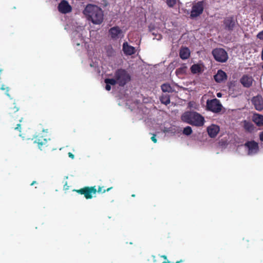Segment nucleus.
<instances>
[{
	"label": "nucleus",
	"mask_w": 263,
	"mask_h": 263,
	"mask_svg": "<svg viewBox=\"0 0 263 263\" xmlns=\"http://www.w3.org/2000/svg\"><path fill=\"white\" fill-rule=\"evenodd\" d=\"M87 19L93 24L100 25L104 20V14L101 8L95 5L88 4L83 10Z\"/></svg>",
	"instance_id": "1"
},
{
	"label": "nucleus",
	"mask_w": 263,
	"mask_h": 263,
	"mask_svg": "<svg viewBox=\"0 0 263 263\" xmlns=\"http://www.w3.org/2000/svg\"><path fill=\"white\" fill-rule=\"evenodd\" d=\"M7 111L9 116L11 128L20 132L23 117L22 113L19 111V108L15 102L9 107Z\"/></svg>",
	"instance_id": "2"
},
{
	"label": "nucleus",
	"mask_w": 263,
	"mask_h": 263,
	"mask_svg": "<svg viewBox=\"0 0 263 263\" xmlns=\"http://www.w3.org/2000/svg\"><path fill=\"white\" fill-rule=\"evenodd\" d=\"M182 120L189 124L197 127L202 126L205 120L204 117L196 111H186L181 116Z\"/></svg>",
	"instance_id": "3"
},
{
	"label": "nucleus",
	"mask_w": 263,
	"mask_h": 263,
	"mask_svg": "<svg viewBox=\"0 0 263 263\" xmlns=\"http://www.w3.org/2000/svg\"><path fill=\"white\" fill-rule=\"evenodd\" d=\"M114 77L117 79L118 84L122 87L125 85L131 80V77L128 72L122 68L116 71Z\"/></svg>",
	"instance_id": "4"
},
{
	"label": "nucleus",
	"mask_w": 263,
	"mask_h": 263,
	"mask_svg": "<svg viewBox=\"0 0 263 263\" xmlns=\"http://www.w3.org/2000/svg\"><path fill=\"white\" fill-rule=\"evenodd\" d=\"M73 191L84 195L86 199H91L97 193V189L96 186H85L79 190H73Z\"/></svg>",
	"instance_id": "5"
},
{
	"label": "nucleus",
	"mask_w": 263,
	"mask_h": 263,
	"mask_svg": "<svg viewBox=\"0 0 263 263\" xmlns=\"http://www.w3.org/2000/svg\"><path fill=\"white\" fill-rule=\"evenodd\" d=\"M215 60L219 62H226L228 59V53L223 48H215L212 51Z\"/></svg>",
	"instance_id": "6"
},
{
	"label": "nucleus",
	"mask_w": 263,
	"mask_h": 263,
	"mask_svg": "<svg viewBox=\"0 0 263 263\" xmlns=\"http://www.w3.org/2000/svg\"><path fill=\"white\" fill-rule=\"evenodd\" d=\"M207 109L214 113H218L221 111L222 105L219 100L214 99L211 100H208L206 102Z\"/></svg>",
	"instance_id": "7"
},
{
	"label": "nucleus",
	"mask_w": 263,
	"mask_h": 263,
	"mask_svg": "<svg viewBox=\"0 0 263 263\" xmlns=\"http://www.w3.org/2000/svg\"><path fill=\"white\" fill-rule=\"evenodd\" d=\"M204 9V3L203 1H199L195 3L192 7L190 16L191 18H195L201 14Z\"/></svg>",
	"instance_id": "8"
},
{
	"label": "nucleus",
	"mask_w": 263,
	"mask_h": 263,
	"mask_svg": "<svg viewBox=\"0 0 263 263\" xmlns=\"http://www.w3.org/2000/svg\"><path fill=\"white\" fill-rule=\"evenodd\" d=\"M237 21L233 15L226 17L223 20V25L225 29L229 31H232L234 29Z\"/></svg>",
	"instance_id": "9"
},
{
	"label": "nucleus",
	"mask_w": 263,
	"mask_h": 263,
	"mask_svg": "<svg viewBox=\"0 0 263 263\" xmlns=\"http://www.w3.org/2000/svg\"><path fill=\"white\" fill-rule=\"evenodd\" d=\"M245 146L248 149V154L252 155L257 153L259 149L258 144L254 141H247Z\"/></svg>",
	"instance_id": "10"
},
{
	"label": "nucleus",
	"mask_w": 263,
	"mask_h": 263,
	"mask_svg": "<svg viewBox=\"0 0 263 263\" xmlns=\"http://www.w3.org/2000/svg\"><path fill=\"white\" fill-rule=\"evenodd\" d=\"M58 10L63 14L70 12L72 10L71 6L66 0L61 1L58 5Z\"/></svg>",
	"instance_id": "11"
},
{
	"label": "nucleus",
	"mask_w": 263,
	"mask_h": 263,
	"mask_svg": "<svg viewBox=\"0 0 263 263\" xmlns=\"http://www.w3.org/2000/svg\"><path fill=\"white\" fill-rule=\"evenodd\" d=\"M109 33L113 40H116L123 36V31L118 26H115L109 30Z\"/></svg>",
	"instance_id": "12"
},
{
	"label": "nucleus",
	"mask_w": 263,
	"mask_h": 263,
	"mask_svg": "<svg viewBox=\"0 0 263 263\" xmlns=\"http://www.w3.org/2000/svg\"><path fill=\"white\" fill-rule=\"evenodd\" d=\"M251 101L256 110L261 111L263 109V98L261 96L253 97Z\"/></svg>",
	"instance_id": "13"
},
{
	"label": "nucleus",
	"mask_w": 263,
	"mask_h": 263,
	"mask_svg": "<svg viewBox=\"0 0 263 263\" xmlns=\"http://www.w3.org/2000/svg\"><path fill=\"white\" fill-rule=\"evenodd\" d=\"M219 126L215 124H212L207 127L208 135L211 138H215L219 132Z\"/></svg>",
	"instance_id": "14"
},
{
	"label": "nucleus",
	"mask_w": 263,
	"mask_h": 263,
	"mask_svg": "<svg viewBox=\"0 0 263 263\" xmlns=\"http://www.w3.org/2000/svg\"><path fill=\"white\" fill-rule=\"evenodd\" d=\"M214 79L217 83H221L227 79V75L223 70L220 69L217 71V73L214 75Z\"/></svg>",
	"instance_id": "15"
},
{
	"label": "nucleus",
	"mask_w": 263,
	"mask_h": 263,
	"mask_svg": "<svg viewBox=\"0 0 263 263\" xmlns=\"http://www.w3.org/2000/svg\"><path fill=\"white\" fill-rule=\"evenodd\" d=\"M253 78L248 75H244L240 79V83L241 84L246 88L250 87L253 83Z\"/></svg>",
	"instance_id": "16"
},
{
	"label": "nucleus",
	"mask_w": 263,
	"mask_h": 263,
	"mask_svg": "<svg viewBox=\"0 0 263 263\" xmlns=\"http://www.w3.org/2000/svg\"><path fill=\"white\" fill-rule=\"evenodd\" d=\"M123 51L126 55H131L135 53L136 49L133 46L129 45L127 42L123 44Z\"/></svg>",
	"instance_id": "17"
},
{
	"label": "nucleus",
	"mask_w": 263,
	"mask_h": 263,
	"mask_svg": "<svg viewBox=\"0 0 263 263\" xmlns=\"http://www.w3.org/2000/svg\"><path fill=\"white\" fill-rule=\"evenodd\" d=\"M48 139L45 138L43 136L37 135L35 138L34 143H37L39 148H41L45 145L47 143Z\"/></svg>",
	"instance_id": "18"
},
{
	"label": "nucleus",
	"mask_w": 263,
	"mask_h": 263,
	"mask_svg": "<svg viewBox=\"0 0 263 263\" xmlns=\"http://www.w3.org/2000/svg\"><path fill=\"white\" fill-rule=\"evenodd\" d=\"M179 55L181 59L186 60L190 56V51L187 47L181 48L180 50Z\"/></svg>",
	"instance_id": "19"
},
{
	"label": "nucleus",
	"mask_w": 263,
	"mask_h": 263,
	"mask_svg": "<svg viewBox=\"0 0 263 263\" xmlns=\"http://www.w3.org/2000/svg\"><path fill=\"white\" fill-rule=\"evenodd\" d=\"M253 121L257 125L263 126V116L259 114H255L253 116Z\"/></svg>",
	"instance_id": "20"
},
{
	"label": "nucleus",
	"mask_w": 263,
	"mask_h": 263,
	"mask_svg": "<svg viewBox=\"0 0 263 263\" xmlns=\"http://www.w3.org/2000/svg\"><path fill=\"white\" fill-rule=\"evenodd\" d=\"M161 103L167 105L170 103V96L167 93L162 94L160 98Z\"/></svg>",
	"instance_id": "21"
},
{
	"label": "nucleus",
	"mask_w": 263,
	"mask_h": 263,
	"mask_svg": "<svg viewBox=\"0 0 263 263\" xmlns=\"http://www.w3.org/2000/svg\"><path fill=\"white\" fill-rule=\"evenodd\" d=\"M191 72L193 74L201 73L202 69L201 66L198 64H193L191 67Z\"/></svg>",
	"instance_id": "22"
},
{
	"label": "nucleus",
	"mask_w": 263,
	"mask_h": 263,
	"mask_svg": "<svg viewBox=\"0 0 263 263\" xmlns=\"http://www.w3.org/2000/svg\"><path fill=\"white\" fill-rule=\"evenodd\" d=\"M161 89L164 92H172L173 91L172 87L168 84H163V85H162Z\"/></svg>",
	"instance_id": "23"
},
{
	"label": "nucleus",
	"mask_w": 263,
	"mask_h": 263,
	"mask_svg": "<svg viewBox=\"0 0 263 263\" xmlns=\"http://www.w3.org/2000/svg\"><path fill=\"white\" fill-rule=\"evenodd\" d=\"M187 67L185 66H182L179 68H177L176 70V73L177 75L183 74L186 73Z\"/></svg>",
	"instance_id": "24"
},
{
	"label": "nucleus",
	"mask_w": 263,
	"mask_h": 263,
	"mask_svg": "<svg viewBox=\"0 0 263 263\" xmlns=\"http://www.w3.org/2000/svg\"><path fill=\"white\" fill-rule=\"evenodd\" d=\"M244 127L247 131L250 132H252L254 129L253 125L251 123L249 122L245 121Z\"/></svg>",
	"instance_id": "25"
},
{
	"label": "nucleus",
	"mask_w": 263,
	"mask_h": 263,
	"mask_svg": "<svg viewBox=\"0 0 263 263\" xmlns=\"http://www.w3.org/2000/svg\"><path fill=\"white\" fill-rule=\"evenodd\" d=\"M104 81L106 84H109L111 85L118 84L117 80L115 77L114 79H106Z\"/></svg>",
	"instance_id": "26"
},
{
	"label": "nucleus",
	"mask_w": 263,
	"mask_h": 263,
	"mask_svg": "<svg viewBox=\"0 0 263 263\" xmlns=\"http://www.w3.org/2000/svg\"><path fill=\"white\" fill-rule=\"evenodd\" d=\"M192 129L190 126L185 127L183 130V134L185 135L189 136L192 133Z\"/></svg>",
	"instance_id": "27"
},
{
	"label": "nucleus",
	"mask_w": 263,
	"mask_h": 263,
	"mask_svg": "<svg viewBox=\"0 0 263 263\" xmlns=\"http://www.w3.org/2000/svg\"><path fill=\"white\" fill-rule=\"evenodd\" d=\"M103 188V186H99L98 189L97 190V192H98V193H104L106 191L108 192L110 191L112 188V187H108L106 190L104 189Z\"/></svg>",
	"instance_id": "28"
},
{
	"label": "nucleus",
	"mask_w": 263,
	"mask_h": 263,
	"mask_svg": "<svg viewBox=\"0 0 263 263\" xmlns=\"http://www.w3.org/2000/svg\"><path fill=\"white\" fill-rule=\"evenodd\" d=\"M166 2L169 7H173L176 4V0H166Z\"/></svg>",
	"instance_id": "29"
},
{
	"label": "nucleus",
	"mask_w": 263,
	"mask_h": 263,
	"mask_svg": "<svg viewBox=\"0 0 263 263\" xmlns=\"http://www.w3.org/2000/svg\"><path fill=\"white\" fill-rule=\"evenodd\" d=\"M1 89L2 90H6V94L8 97H10V95L8 93V91L9 90L8 87H6L4 85H3L1 87Z\"/></svg>",
	"instance_id": "30"
},
{
	"label": "nucleus",
	"mask_w": 263,
	"mask_h": 263,
	"mask_svg": "<svg viewBox=\"0 0 263 263\" xmlns=\"http://www.w3.org/2000/svg\"><path fill=\"white\" fill-rule=\"evenodd\" d=\"M257 37L259 39H260V40H263V30L259 32L257 34Z\"/></svg>",
	"instance_id": "31"
},
{
	"label": "nucleus",
	"mask_w": 263,
	"mask_h": 263,
	"mask_svg": "<svg viewBox=\"0 0 263 263\" xmlns=\"http://www.w3.org/2000/svg\"><path fill=\"white\" fill-rule=\"evenodd\" d=\"M161 257L164 258V261L162 263H170V261L167 260V257L165 255L161 256Z\"/></svg>",
	"instance_id": "32"
},
{
	"label": "nucleus",
	"mask_w": 263,
	"mask_h": 263,
	"mask_svg": "<svg viewBox=\"0 0 263 263\" xmlns=\"http://www.w3.org/2000/svg\"><path fill=\"white\" fill-rule=\"evenodd\" d=\"M151 140L154 142H157V139L156 138V135L153 134V136L151 137Z\"/></svg>",
	"instance_id": "33"
},
{
	"label": "nucleus",
	"mask_w": 263,
	"mask_h": 263,
	"mask_svg": "<svg viewBox=\"0 0 263 263\" xmlns=\"http://www.w3.org/2000/svg\"><path fill=\"white\" fill-rule=\"evenodd\" d=\"M114 53V51L112 49H110L107 51V53L109 56H111Z\"/></svg>",
	"instance_id": "34"
},
{
	"label": "nucleus",
	"mask_w": 263,
	"mask_h": 263,
	"mask_svg": "<svg viewBox=\"0 0 263 263\" xmlns=\"http://www.w3.org/2000/svg\"><path fill=\"white\" fill-rule=\"evenodd\" d=\"M105 89L109 91L111 89L110 85L109 84H106Z\"/></svg>",
	"instance_id": "35"
},
{
	"label": "nucleus",
	"mask_w": 263,
	"mask_h": 263,
	"mask_svg": "<svg viewBox=\"0 0 263 263\" xmlns=\"http://www.w3.org/2000/svg\"><path fill=\"white\" fill-rule=\"evenodd\" d=\"M68 156L72 159L74 158V155L70 152L68 153Z\"/></svg>",
	"instance_id": "36"
},
{
	"label": "nucleus",
	"mask_w": 263,
	"mask_h": 263,
	"mask_svg": "<svg viewBox=\"0 0 263 263\" xmlns=\"http://www.w3.org/2000/svg\"><path fill=\"white\" fill-rule=\"evenodd\" d=\"M259 138L260 140L263 142V131L260 133Z\"/></svg>",
	"instance_id": "37"
},
{
	"label": "nucleus",
	"mask_w": 263,
	"mask_h": 263,
	"mask_svg": "<svg viewBox=\"0 0 263 263\" xmlns=\"http://www.w3.org/2000/svg\"><path fill=\"white\" fill-rule=\"evenodd\" d=\"M183 261H184V260H182V259H180V260H179V261H176V262H175V263H180V262H183Z\"/></svg>",
	"instance_id": "38"
},
{
	"label": "nucleus",
	"mask_w": 263,
	"mask_h": 263,
	"mask_svg": "<svg viewBox=\"0 0 263 263\" xmlns=\"http://www.w3.org/2000/svg\"><path fill=\"white\" fill-rule=\"evenodd\" d=\"M36 181H33L31 183V185L32 186L34 184H36Z\"/></svg>",
	"instance_id": "39"
},
{
	"label": "nucleus",
	"mask_w": 263,
	"mask_h": 263,
	"mask_svg": "<svg viewBox=\"0 0 263 263\" xmlns=\"http://www.w3.org/2000/svg\"><path fill=\"white\" fill-rule=\"evenodd\" d=\"M189 106L190 107H192V102H190L189 103Z\"/></svg>",
	"instance_id": "40"
},
{
	"label": "nucleus",
	"mask_w": 263,
	"mask_h": 263,
	"mask_svg": "<svg viewBox=\"0 0 263 263\" xmlns=\"http://www.w3.org/2000/svg\"><path fill=\"white\" fill-rule=\"evenodd\" d=\"M217 97H221V93H218L217 94Z\"/></svg>",
	"instance_id": "41"
},
{
	"label": "nucleus",
	"mask_w": 263,
	"mask_h": 263,
	"mask_svg": "<svg viewBox=\"0 0 263 263\" xmlns=\"http://www.w3.org/2000/svg\"><path fill=\"white\" fill-rule=\"evenodd\" d=\"M132 197H135V194H133V195H132Z\"/></svg>",
	"instance_id": "42"
},
{
	"label": "nucleus",
	"mask_w": 263,
	"mask_h": 263,
	"mask_svg": "<svg viewBox=\"0 0 263 263\" xmlns=\"http://www.w3.org/2000/svg\"><path fill=\"white\" fill-rule=\"evenodd\" d=\"M262 68L263 69V64H262Z\"/></svg>",
	"instance_id": "43"
}]
</instances>
